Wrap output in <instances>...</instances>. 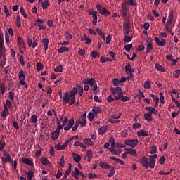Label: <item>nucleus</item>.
Masks as SVG:
<instances>
[{
  "label": "nucleus",
  "mask_w": 180,
  "mask_h": 180,
  "mask_svg": "<svg viewBox=\"0 0 180 180\" xmlns=\"http://www.w3.org/2000/svg\"><path fill=\"white\" fill-rule=\"evenodd\" d=\"M42 8L43 9H47L49 8V0H45L42 2Z\"/></svg>",
  "instance_id": "a18cd8bd"
},
{
  "label": "nucleus",
  "mask_w": 180,
  "mask_h": 180,
  "mask_svg": "<svg viewBox=\"0 0 180 180\" xmlns=\"http://www.w3.org/2000/svg\"><path fill=\"white\" fill-rule=\"evenodd\" d=\"M27 180H32L34 174L33 173L32 170H28L27 172Z\"/></svg>",
  "instance_id": "a878e982"
},
{
  "label": "nucleus",
  "mask_w": 180,
  "mask_h": 180,
  "mask_svg": "<svg viewBox=\"0 0 180 180\" xmlns=\"http://www.w3.org/2000/svg\"><path fill=\"white\" fill-rule=\"evenodd\" d=\"M143 117L147 122H153V114L151 112L145 113Z\"/></svg>",
  "instance_id": "ddd939ff"
},
{
  "label": "nucleus",
  "mask_w": 180,
  "mask_h": 180,
  "mask_svg": "<svg viewBox=\"0 0 180 180\" xmlns=\"http://www.w3.org/2000/svg\"><path fill=\"white\" fill-rule=\"evenodd\" d=\"M89 85H90V86H93V93L95 95L99 94V88H98V85L96 84L94 78L89 79Z\"/></svg>",
  "instance_id": "20e7f679"
},
{
  "label": "nucleus",
  "mask_w": 180,
  "mask_h": 180,
  "mask_svg": "<svg viewBox=\"0 0 180 180\" xmlns=\"http://www.w3.org/2000/svg\"><path fill=\"white\" fill-rule=\"evenodd\" d=\"M92 112H94V113H95V115H98L102 112V108H101L99 107H94L92 109Z\"/></svg>",
  "instance_id": "c85d7f7f"
},
{
  "label": "nucleus",
  "mask_w": 180,
  "mask_h": 180,
  "mask_svg": "<svg viewBox=\"0 0 180 180\" xmlns=\"http://www.w3.org/2000/svg\"><path fill=\"white\" fill-rule=\"evenodd\" d=\"M42 44L44 46L45 51H47V49H49V39L48 38H44L42 39Z\"/></svg>",
  "instance_id": "aec40b11"
},
{
  "label": "nucleus",
  "mask_w": 180,
  "mask_h": 180,
  "mask_svg": "<svg viewBox=\"0 0 180 180\" xmlns=\"http://www.w3.org/2000/svg\"><path fill=\"white\" fill-rule=\"evenodd\" d=\"M146 43H147L146 52L150 53V51L153 50V44H151V43H150L148 40H147Z\"/></svg>",
  "instance_id": "bb28decb"
},
{
  "label": "nucleus",
  "mask_w": 180,
  "mask_h": 180,
  "mask_svg": "<svg viewBox=\"0 0 180 180\" xmlns=\"http://www.w3.org/2000/svg\"><path fill=\"white\" fill-rule=\"evenodd\" d=\"M173 75H174V78H179L180 70H176L174 72Z\"/></svg>",
  "instance_id": "864d4df0"
},
{
  "label": "nucleus",
  "mask_w": 180,
  "mask_h": 180,
  "mask_svg": "<svg viewBox=\"0 0 180 180\" xmlns=\"http://www.w3.org/2000/svg\"><path fill=\"white\" fill-rule=\"evenodd\" d=\"M59 136H60V131H57V129H56V131L51 133V140H57Z\"/></svg>",
  "instance_id": "f8f14e48"
},
{
  "label": "nucleus",
  "mask_w": 180,
  "mask_h": 180,
  "mask_svg": "<svg viewBox=\"0 0 180 180\" xmlns=\"http://www.w3.org/2000/svg\"><path fill=\"white\" fill-rule=\"evenodd\" d=\"M144 49H146V47L144 46V45H139L138 47L136 48V51H143V50H144Z\"/></svg>",
  "instance_id": "69168bd1"
},
{
  "label": "nucleus",
  "mask_w": 180,
  "mask_h": 180,
  "mask_svg": "<svg viewBox=\"0 0 180 180\" xmlns=\"http://www.w3.org/2000/svg\"><path fill=\"white\" fill-rule=\"evenodd\" d=\"M78 94V89L76 87H73L70 92L68 94L69 96H75Z\"/></svg>",
  "instance_id": "6ab92c4d"
},
{
  "label": "nucleus",
  "mask_w": 180,
  "mask_h": 180,
  "mask_svg": "<svg viewBox=\"0 0 180 180\" xmlns=\"http://www.w3.org/2000/svg\"><path fill=\"white\" fill-rule=\"evenodd\" d=\"M108 127H109V126H108V125L103 126V127H100L98 129V134L100 136L105 134V133H106V131H108Z\"/></svg>",
  "instance_id": "9d476101"
},
{
  "label": "nucleus",
  "mask_w": 180,
  "mask_h": 180,
  "mask_svg": "<svg viewBox=\"0 0 180 180\" xmlns=\"http://www.w3.org/2000/svg\"><path fill=\"white\" fill-rule=\"evenodd\" d=\"M139 162H140L146 169H153L155 164V159L141 158L139 159Z\"/></svg>",
  "instance_id": "f257e3e1"
},
{
  "label": "nucleus",
  "mask_w": 180,
  "mask_h": 180,
  "mask_svg": "<svg viewBox=\"0 0 180 180\" xmlns=\"http://www.w3.org/2000/svg\"><path fill=\"white\" fill-rule=\"evenodd\" d=\"M127 4H129L130 6H137V2L134 1V0H128Z\"/></svg>",
  "instance_id": "de8ad7c7"
},
{
  "label": "nucleus",
  "mask_w": 180,
  "mask_h": 180,
  "mask_svg": "<svg viewBox=\"0 0 180 180\" xmlns=\"http://www.w3.org/2000/svg\"><path fill=\"white\" fill-rule=\"evenodd\" d=\"M68 126L72 127L74 126V119H70L68 121Z\"/></svg>",
  "instance_id": "774afa93"
},
{
  "label": "nucleus",
  "mask_w": 180,
  "mask_h": 180,
  "mask_svg": "<svg viewBox=\"0 0 180 180\" xmlns=\"http://www.w3.org/2000/svg\"><path fill=\"white\" fill-rule=\"evenodd\" d=\"M172 19H174V11H170V13L169 15V20H167V24H165V25L169 26V25L172 23Z\"/></svg>",
  "instance_id": "2eb2a0df"
},
{
  "label": "nucleus",
  "mask_w": 180,
  "mask_h": 180,
  "mask_svg": "<svg viewBox=\"0 0 180 180\" xmlns=\"http://www.w3.org/2000/svg\"><path fill=\"white\" fill-rule=\"evenodd\" d=\"M125 72L126 74H130L131 78H133V72H134V69L131 68L130 63H128L127 65L125 66Z\"/></svg>",
  "instance_id": "6e6552de"
},
{
  "label": "nucleus",
  "mask_w": 180,
  "mask_h": 180,
  "mask_svg": "<svg viewBox=\"0 0 180 180\" xmlns=\"http://www.w3.org/2000/svg\"><path fill=\"white\" fill-rule=\"evenodd\" d=\"M54 71H55V72H63V66H62V65L55 68Z\"/></svg>",
  "instance_id": "49530a36"
},
{
  "label": "nucleus",
  "mask_w": 180,
  "mask_h": 180,
  "mask_svg": "<svg viewBox=\"0 0 180 180\" xmlns=\"http://www.w3.org/2000/svg\"><path fill=\"white\" fill-rule=\"evenodd\" d=\"M6 106L8 108V109H11L12 108V103L9 100H6Z\"/></svg>",
  "instance_id": "e2e57ef3"
},
{
  "label": "nucleus",
  "mask_w": 180,
  "mask_h": 180,
  "mask_svg": "<svg viewBox=\"0 0 180 180\" xmlns=\"http://www.w3.org/2000/svg\"><path fill=\"white\" fill-rule=\"evenodd\" d=\"M89 179H94L98 178V176L94 173H89Z\"/></svg>",
  "instance_id": "3c124183"
},
{
  "label": "nucleus",
  "mask_w": 180,
  "mask_h": 180,
  "mask_svg": "<svg viewBox=\"0 0 180 180\" xmlns=\"http://www.w3.org/2000/svg\"><path fill=\"white\" fill-rule=\"evenodd\" d=\"M76 86L77 88V92L79 93V95L82 96V94H84V88L79 84H76Z\"/></svg>",
  "instance_id": "393cba45"
},
{
  "label": "nucleus",
  "mask_w": 180,
  "mask_h": 180,
  "mask_svg": "<svg viewBox=\"0 0 180 180\" xmlns=\"http://www.w3.org/2000/svg\"><path fill=\"white\" fill-rule=\"evenodd\" d=\"M63 101H65V102H63V105L69 103L70 106H71V105L75 103V96H68V92H66L64 94Z\"/></svg>",
  "instance_id": "7ed1b4c3"
},
{
  "label": "nucleus",
  "mask_w": 180,
  "mask_h": 180,
  "mask_svg": "<svg viewBox=\"0 0 180 180\" xmlns=\"http://www.w3.org/2000/svg\"><path fill=\"white\" fill-rule=\"evenodd\" d=\"M127 154H130L131 155H136L137 154V150L133 148H125Z\"/></svg>",
  "instance_id": "dca6fc26"
},
{
  "label": "nucleus",
  "mask_w": 180,
  "mask_h": 180,
  "mask_svg": "<svg viewBox=\"0 0 180 180\" xmlns=\"http://www.w3.org/2000/svg\"><path fill=\"white\" fill-rule=\"evenodd\" d=\"M70 51V48L67 46H62L60 49H58V53L61 54V53H65Z\"/></svg>",
  "instance_id": "412c9836"
},
{
  "label": "nucleus",
  "mask_w": 180,
  "mask_h": 180,
  "mask_svg": "<svg viewBox=\"0 0 180 180\" xmlns=\"http://www.w3.org/2000/svg\"><path fill=\"white\" fill-rule=\"evenodd\" d=\"M69 167L68 170H66L65 173H64V175L65 176V178H67L68 176L71 173V168L72 167V165L69 163Z\"/></svg>",
  "instance_id": "e433bc0d"
},
{
  "label": "nucleus",
  "mask_w": 180,
  "mask_h": 180,
  "mask_svg": "<svg viewBox=\"0 0 180 180\" xmlns=\"http://www.w3.org/2000/svg\"><path fill=\"white\" fill-rule=\"evenodd\" d=\"M18 78H19L20 81H25V79H26V76L25 75V71L21 70L19 72Z\"/></svg>",
  "instance_id": "5701e85b"
},
{
  "label": "nucleus",
  "mask_w": 180,
  "mask_h": 180,
  "mask_svg": "<svg viewBox=\"0 0 180 180\" xmlns=\"http://www.w3.org/2000/svg\"><path fill=\"white\" fill-rule=\"evenodd\" d=\"M72 175H83V174L79 170L78 167L75 168V171L72 172Z\"/></svg>",
  "instance_id": "473e14b6"
},
{
  "label": "nucleus",
  "mask_w": 180,
  "mask_h": 180,
  "mask_svg": "<svg viewBox=\"0 0 180 180\" xmlns=\"http://www.w3.org/2000/svg\"><path fill=\"white\" fill-rule=\"evenodd\" d=\"M65 37L67 40H71V39H72V35L71 34V33L65 31Z\"/></svg>",
  "instance_id": "a19ab883"
},
{
  "label": "nucleus",
  "mask_w": 180,
  "mask_h": 180,
  "mask_svg": "<svg viewBox=\"0 0 180 180\" xmlns=\"http://www.w3.org/2000/svg\"><path fill=\"white\" fill-rule=\"evenodd\" d=\"M18 60L22 67H25V58H23V55L20 56Z\"/></svg>",
  "instance_id": "79ce46f5"
},
{
  "label": "nucleus",
  "mask_w": 180,
  "mask_h": 180,
  "mask_svg": "<svg viewBox=\"0 0 180 180\" xmlns=\"http://www.w3.org/2000/svg\"><path fill=\"white\" fill-rule=\"evenodd\" d=\"M98 165L100 166V167H101L102 169H110V172H108L107 175L108 178H111L115 175V167H112V166L107 162H100Z\"/></svg>",
  "instance_id": "f03ea898"
},
{
  "label": "nucleus",
  "mask_w": 180,
  "mask_h": 180,
  "mask_svg": "<svg viewBox=\"0 0 180 180\" xmlns=\"http://www.w3.org/2000/svg\"><path fill=\"white\" fill-rule=\"evenodd\" d=\"M91 57H92L93 58H96V57L99 56V52H98V51H93L91 54H90Z\"/></svg>",
  "instance_id": "4c0bfd02"
},
{
  "label": "nucleus",
  "mask_w": 180,
  "mask_h": 180,
  "mask_svg": "<svg viewBox=\"0 0 180 180\" xmlns=\"http://www.w3.org/2000/svg\"><path fill=\"white\" fill-rule=\"evenodd\" d=\"M83 141L84 144H86L87 146H92V140H91L90 138H84Z\"/></svg>",
  "instance_id": "7c9ffc66"
},
{
  "label": "nucleus",
  "mask_w": 180,
  "mask_h": 180,
  "mask_svg": "<svg viewBox=\"0 0 180 180\" xmlns=\"http://www.w3.org/2000/svg\"><path fill=\"white\" fill-rule=\"evenodd\" d=\"M157 153V146L153 145L150 150V154H155Z\"/></svg>",
  "instance_id": "5fc2aeb1"
},
{
  "label": "nucleus",
  "mask_w": 180,
  "mask_h": 180,
  "mask_svg": "<svg viewBox=\"0 0 180 180\" xmlns=\"http://www.w3.org/2000/svg\"><path fill=\"white\" fill-rule=\"evenodd\" d=\"M137 135L139 137H147V136H148V131L141 129L137 132Z\"/></svg>",
  "instance_id": "9b49d317"
},
{
  "label": "nucleus",
  "mask_w": 180,
  "mask_h": 180,
  "mask_svg": "<svg viewBox=\"0 0 180 180\" xmlns=\"http://www.w3.org/2000/svg\"><path fill=\"white\" fill-rule=\"evenodd\" d=\"M155 68L158 71H161L162 72H164L165 71V69L164 67H162L161 65L156 63L155 64Z\"/></svg>",
  "instance_id": "2f4dec72"
},
{
  "label": "nucleus",
  "mask_w": 180,
  "mask_h": 180,
  "mask_svg": "<svg viewBox=\"0 0 180 180\" xmlns=\"http://www.w3.org/2000/svg\"><path fill=\"white\" fill-rule=\"evenodd\" d=\"M87 117L90 122H92V120H94V119H95V114L92 112H90L89 113Z\"/></svg>",
  "instance_id": "ea45409f"
},
{
  "label": "nucleus",
  "mask_w": 180,
  "mask_h": 180,
  "mask_svg": "<svg viewBox=\"0 0 180 180\" xmlns=\"http://www.w3.org/2000/svg\"><path fill=\"white\" fill-rule=\"evenodd\" d=\"M108 122H110V123H119L120 122V120H115L113 118H109Z\"/></svg>",
  "instance_id": "338daca9"
},
{
  "label": "nucleus",
  "mask_w": 180,
  "mask_h": 180,
  "mask_svg": "<svg viewBox=\"0 0 180 180\" xmlns=\"http://www.w3.org/2000/svg\"><path fill=\"white\" fill-rule=\"evenodd\" d=\"M131 49H133V44H127L124 46V49L127 53H130V50H131Z\"/></svg>",
  "instance_id": "c9c22d12"
},
{
  "label": "nucleus",
  "mask_w": 180,
  "mask_h": 180,
  "mask_svg": "<svg viewBox=\"0 0 180 180\" xmlns=\"http://www.w3.org/2000/svg\"><path fill=\"white\" fill-rule=\"evenodd\" d=\"M93 21H92V24L94 25H96V23H98V15L93 14Z\"/></svg>",
  "instance_id": "603ef678"
},
{
  "label": "nucleus",
  "mask_w": 180,
  "mask_h": 180,
  "mask_svg": "<svg viewBox=\"0 0 180 180\" xmlns=\"http://www.w3.org/2000/svg\"><path fill=\"white\" fill-rule=\"evenodd\" d=\"M96 8L97 11H99L101 15H103L104 16H109V15H110V12L108 11L105 8H103L101 4H98Z\"/></svg>",
  "instance_id": "39448f33"
},
{
  "label": "nucleus",
  "mask_w": 180,
  "mask_h": 180,
  "mask_svg": "<svg viewBox=\"0 0 180 180\" xmlns=\"http://www.w3.org/2000/svg\"><path fill=\"white\" fill-rule=\"evenodd\" d=\"M117 95L115 96V101H120L122 100V98H123L124 93L123 91H120V93L117 94Z\"/></svg>",
  "instance_id": "c756f323"
},
{
  "label": "nucleus",
  "mask_w": 180,
  "mask_h": 180,
  "mask_svg": "<svg viewBox=\"0 0 180 180\" xmlns=\"http://www.w3.org/2000/svg\"><path fill=\"white\" fill-rule=\"evenodd\" d=\"M131 40H133V37H129V36L125 35L124 37V41L125 43H130V41H131Z\"/></svg>",
  "instance_id": "f704fd0d"
},
{
  "label": "nucleus",
  "mask_w": 180,
  "mask_h": 180,
  "mask_svg": "<svg viewBox=\"0 0 180 180\" xmlns=\"http://www.w3.org/2000/svg\"><path fill=\"white\" fill-rule=\"evenodd\" d=\"M84 37H85V39L86 40V44H91L92 43V40H91L89 39V37H87L86 34H84Z\"/></svg>",
  "instance_id": "13d9d810"
},
{
  "label": "nucleus",
  "mask_w": 180,
  "mask_h": 180,
  "mask_svg": "<svg viewBox=\"0 0 180 180\" xmlns=\"http://www.w3.org/2000/svg\"><path fill=\"white\" fill-rule=\"evenodd\" d=\"M15 22L17 27H20L22 26V24L20 23V16H19V15H17Z\"/></svg>",
  "instance_id": "37998d69"
},
{
  "label": "nucleus",
  "mask_w": 180,
  "mask_h": 180,
  "mask_svg": "<svg viewBox=\"0 0 180 180\" xmlns=\"http://www.w3.org/2000/svg\"><path fill=\"white\" fill-rule=\"evenodd\" d=\"M21 162H22V163L25 164V165H29V166H31V167L33 166V162H32V160H29V159H27V158H23V159H22Z\"/></svg>",
  "instance_id": "f3484780"
},
{
  "label": "nucleus",
  "mask_w": 180,
  "mask_h": 180,
  "mask_svg": "<svg viewBox=\"0 0 180 180\" xmlns=\"http://www.w3.org/2000/svg\"><path fill=\"white\" fill-rule=\"evenodd\" d=\"M145 109L148 112V113H150L151 115L155 112V108L148 106V107H146Z\"/></svg>",
  "instance_id": "cd10ccee"
},
{
  "label": "nucleus",
  "mask_w": 180,
  "mask_h": 180,
  "mask_svg": "<svg viewBox=\"0 0 180 180\" xmlns=\"http://www.w3.org/2000/svg\"><path fill=\"white\" fill-rule=\"evenodd\" d=\"M5 146H6V143L4 141H0V151H2L5 148Z\"/></svg>",
  "instance_id": "8fccbe9b"
},
{
  "label": "nucleus",
  "mask_w": 180,
  "mask_h": 180,
  "mask_svg": "<svg viewBox=\"0 0 180 180\" xmlns=\"http://www.w3.org/2000/svg\"><path fill=\"white\" fill-rule=\"evenodd\" d=\"M133 129H140L141 127V124L140 123H134L132 125Z\"/></svg>",
  "instance_id": "052dcab7"
},
{
  "label": "nucleus",
  "mask_w": 180,
  "mask_h": 180,
  "mask_svg": "<svg viewBox=\"0 0 180 180\" xmlns=\"http://www.w3.org/2000/svg\"><path fill=\"white\" fill-rule=\"evenodd\" d=\"M20 12L25 19H27V14H26V12L25 11V8L20 7Z\"/></svg>",
  "instance_id": "c03bdc74"
},
{
  "label": "nucleus",
  "mask_w": 180,
  "mask_h": 180,
  "mask_svg": "<svg viewBox=\"0 0 180 180\" xmlns=\"http://www.w3.org/2000/svg\"><path fill=\"white\" fill-rule=\"evenodd\" d=\"M4 13H6V18H9V10L8 9V7L6 6H4Z\"/></svg>",
  "instance_id": "4d7b16f0"
},
{
  "label": "nucleus",
  "mask_w": 180,
  "mask_h": 180,
  "mask_svg": "<svg viewBox=\"0 0 180 180\" xmlns=\"http://www.w3.org/2000/svg\"><path fill=\"white\" fill-rule=\"evenodd\" d=\"M155 41L158 44V46H160V47H164V46H165V43H167L166 39L162 38L160 41L158 37H155Z\"/></svg>",
  "instance_id": "0eeeda50"
},
{
  "label": "nucleus",
  "mask_w": 180,
  "mask_h": 180,
  "mask_svg": "<svg viewBox=\"0 0 180 180\" xmlns=\"http://www.w3.org/2000/svg\"><path fill=\"white\" fill-rule=\"evenodd\" d=\"M37 122V115H32L31 116V123H36Z\"/></svg>",
  "instance_id": "09e8293b"
},
{
  "label": "nucleus",
  "mask_w": 180,
  "mask_h": 180,
  "mask_svg": "<svg viewBox=\"0 0 180 180\" xmlns=\"http://www.w3.org/2000/svg\"><path fill=\"white\" fill-rule=\"evenodd\" d=\"M124 144L126 146H130L131 148H134L139 144V139H127L124 141Z\"/></svg>",
  "instance_id": "423d86ee"
},
{
  "label": "nucleus",
  "mask_w": 180,
  "mask_h": 180,
  "mask_svg": "<svg viewBox=\"0 0 180 180\" xmlns=\"http://www.w3.org/2000/svg\"><path fill=\"white\" fill-rule=\"evenodd\" d=\"M41 68H43V64L40 62H38L37 63V71H40V70H41Z\"/></svg>",
  "instance_id": "680f3d73"
},
{
  "label": "nucleus",
  "mask_w": 180,
  "mask_h": 180,
  "mask_svg": "<svg viewBox=\"0 0 180 180\" xmlns=\"http://www.w3.org/2000/svg\"><path fill=\"white\" fill-rule=\"evenodd\" d=\"M160 103H165V101H164V94H162V92L160 93Z\"/></svg>",
  "instance_id": "0e129e2a"
},
{
  "label": "nucleus",
  "mask_w": 180,
  "mask_h": 180,
  "mask_svg": "<svg viewBox=\"0 0 180 180\" xmlns=\"http://www.w3.org/2000/svg\"><path fill=\"white\" fill-rule=\"evenodd\" d=\"M18 44L20 46H22L25 50H26V45H25V41H23V39H22V37H18Z\"/></svg>",
  "instance_id": "b1692460"
},
{
  "label": "nucleus",
  "mask_w": 180,
  "mask_h": 180,
  "mask_svg": "<svg viewBox=\"0 0 180 180\" xmlns=\"http://www.w3.org/2000/svg\"><path fill=\"white\" fill-rule=\"evenodd\" d=\"M150 84H151V81L148 80V81L145 82V83H144V84H143V87H144L146 89H150Z\"/></svg>",
  "instance_id": "58836bf2"
},
{
  "label": "nucleus",
  "mask_w": 180,
  "mask_h": 180,
  "mask_svg": "<svg viewBox=\"0 0 180 180\" xmlns=\"http://www.w3.org/2000/svg\"><path fill=\"white\" fill-rule=\"evenodd\" d=\"M110 91H111L112 94H119V93L122 92V87H120V86L115 87V88L111 87Z\"/></svg>",
  "instance_id": "a211bd4d"
},
{
  "label": "nucleus",
  "mask_w": 180,
  "mask_h": 180,
  "mask_svg": "<svg viewBox=\"0 0 180 180\" xmlns=\"http://www.w3.org/2000/svg\"><path fill=\"white\" fill-rule=\"evenodd\" d=\"M79 124L81 125V127H85V126H86V118L80 117Z\"/></svg>",
  "instance_id": "4be33fe9"
},
{
  "label": "nucleus",
  "mask_w": 180,
  "mask_h": 180,
  "mask_svg": "<svg viewBox=\"0 0 180 180\" xmlns=\"http://www.w3.org/2000/svg\"><path fill=\"white\" fill-rule=\"evenodd\" d=\"M4 110L2 111L1 116L3 117H6L8 115H9V110L8 109V107L6 106V104L4 103Z\"/></svg>",
  "instance_id": "4468645a"
},
{
  "label": "nucleus",
  "mask_w": 180,
  "mask_h": 180,
  "mask_svg": "<svg viewBox=\"0 0 180 180\" xmlns=\"http://www.w3.org/2000/svg\"><path fill=\"white\" fill-rule=\"evenodd\" d=\"M55 148H56L58 151L63 150V146H61V143H58V144L55 145Z\"/></svg>",
  "instance_id": "bf43d9fd"
},
{
  "label": "nucleus",
  "mask_w": 180,
  "mask_h": 180,
  "mask_svg": "<svg viewBox=\"0 0 180 180\" xmlns=\"http://www.w3.org/2000/svg\"><path fill=\"white\" fill-rule=\"evenodd\" d=\"M0 91L1 94H5V84L0 83Z\"/></svg>",
  "instance_id": "6e6d98bb"
},
{
  "label": "nucleus",
  "mask_w": 180,
  "mask_h": 180,
  "mask_svg": "<svg viewBox=\"0 0 180 180\" xmlns=\"http://www.w3.org/2000/svg\"><path fill=\"white\" fill-rule=\"evenodd\" d=\"M122 13L124 18H126V16H127V2H126V1H124L122 4Z\"/></svg>",
  "instance_id": "1a4fd4ad"
},
{
  "label": "nucleus",
  "mask_w": 180,
  "mask_h": 180,
  "mask_svg": "<svg viewBox=\"0 0 180 180\" xmlns=\"http://www.w3.org/2000/svg\"><path fill=\"white\" fill-rule=\"evenodd\" d=\"M79 126V119H77L75 122L74 127L72 129V131H77V129H78Z\"/></svg>",
  "instance_id": "72a5a7b5"
}]
</instances>
